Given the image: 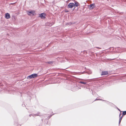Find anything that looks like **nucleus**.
I'll return each instance as SVG.
<instances>
[{
    "instance_id": "nucleus-2",
    "label": "nucleus",
    "mask_w": 126,
    "mask_h": 126,
    "mask_svg": "<svg viewBox=\"0 0 126 126\" xmlns=\"http://www.w3.org/2000/svg\"><path fill=\"white\" fill-rule=\"evenodd\" d=\"M46 15L45 13H42L40 14V17L42 19H44L45 18Z\"/></svg>"
},
{
    "instance_id": "nucleus-14",
    "label": "nucleus",
    "mask_w": 126,
    "mask_h": 126,
    "mask_svg": "<svg viewBox=\"0 0 126 126\" xmlns=\"http://www.w3.org/2000/svg\"><path fill=\"white\" fill-rule=\"evenodd\" d=\"M121 115V114L120 113V114H119V116H120Z\"/></svg>"
},
{
    "instance_id": "nucleus-12",
    "label": "nucleus",
    "mask_w": 126,
    "mask_h": 126,
    "mask_svg": "<svg viewBox=\"0 0 126 126\" xmlns=\"http://www.w3.org/2000/svg\"><path fill=\"white\" fill-rule=\"evenodd\" d=\"M49 64H52V63L53 62H47Z\"/></svg>"
},
{
    "instance_id": "nucleus-7",
    "label": "nucleus",
    "mask_w": 126,
    "mask_h": 126,
    "mask_svg": "<svg viewBox=\"0 0 126 126\" xmlns=\"http://www.w3.org/2000/svg\"><path fill=\"white\" fill-rule=\"evenodd\" d=\"M5 17L7 19H9L10 18V16L8 13H7L5 14Z\"/></svg>"
},
{
    "instance_id": "nucleus-3",
    "label": "nucleus",
    "mask_w": 126,
    "mask_h": 126,
    "mask_svg": "<svg viewBox=\"0 0 126 126\" xmlns=\"http://www.w3.org/2000/svg\"><path fill=\"white\" fill-rule=\"evenodd\" d=\"M27 13L28 15H30L31 14L32 15H35V13L34 11H31L30 12L27 11Z\"/></svg>"
},
{
    "instance_id": "nucleus-6",
    "label": "nucleus",
    "mask_w": 126,
    "mask_h": 126,
    "mask_svg": "<svg viewBox=\"0 0 126 126\" xmlns=\"http://www.w3.org/2000/svg\"><path fill=\"white\" fill-rule=\"evenodd\" d=\"M108 74L107 71H103L102 72L101 75H107Z\"/></svg>"
},
{
    "instance_id": "nucleus-1",
    "label": "nucleus",
    "mask_w": 126,
    "mask_h": 126,
    "mask_svg": "<svg viewBox=\"0 0 126 126\" xmlns=\"http://www.w3.org/2000/svg\"><path fill=\"white\" fill-rule=\"evenodd\" d=\"M38 76V75L37 74L35 73L33 74L28 76L27 77V79H31L32 78H33L36 77Z\"/></svg>"
},
{
    "instance_id": "nucleus-10",
    "label": "nucleus",
    "mask_w": 126,
    "mask_h": 126,
    "mask_svg": "<svg viewBox=\"0 0 126 126\" xmlns=\"http://www.w3.org/2000/svg\"><path fill=\"white\" fill-rule=\"evenodd\" d=\"M123 117V116H122L120 117V118L119 119V123H120Z\"/></svg>"
},
{
    "instance_id": "nucleus-8",
    "label": "nucleus",
    "mask_w": 126,
    "mask_h": 126,
    "mask_svg": "<svg viewBox=\"0 0 126 126\" xmlns=\"http://www.w3.org/2000/svg\"><path fill=\"white\" fill-rule=\"evenodd\" d=\"M74 4L77 7L79 6V3L76 1L75 2Z\"/></svg>"
},
{
    "instance_id": "nucleus-11",
    "label": "nucleus",
    "mask_w": 126,
    "mask_h": 126,
    "mask_svg": "<svg viewBox=\"0 0 126 126\" xmlns=\"http://www.w3.org/2000/svg\"><path fill=\"white\" fill-rule=\"evenodd\" d=\"M79 83H80L83 84H85L86 83V82H83L82 81H80Z\"/></svg>"
},
{
    "instance_id": "nucleus-9",
    "label": "nucleus",
    "mask_w": 126,
    "mask_h": 126,
    "mask_svg": "<svg viewBox=\"0 0 126 126\" xmlns=\"http://www.w3.org/2000/svg\"><path fill=\"white\" fill-rule=\"evenodd\" d=\"M126 114V111H123L122 116L123 117Z\"/></svg>"
},
{
    "instance_id": "nucleus-4",
    "label": "nucleus",
    "mask_w": 126,
    "mask_h": 126,
    "mask_svg": "<svg viewBox=\"0 0 126 126\" xmlns=\"http://www.w3.org/2000/svg\"><path fill=\"white\" fill-rule=\"evenodd\" d=\"M75 6V4L73 3H70L68 5V8H72Z\"/></svg>"
},
{
    "instance_id": "nucleus-5",
    "label": "nucleus",
    "mask_w": 126,
    "mask_h": 126,
    "mask_svg": "<svg viewBox=\"0 0 126 126\" xmlns=\"http://www.w3.org/2000/svg\"><path fill=\"white\" fill-rule=\"evenodd\" d=\"M90 6V8L91 9H92L94 8L95 6V4L94 3H93L91 4H90L89 5Z\"/></svg>"
},
{
    "instance_id": "nucleus-13",
    "label": "nucleus",
    "mask_w": 126,
    "mask_h": 126,
    "mask_svg": "<svg viewBox=\"0 0 126 126\" xmlns=\"http://www.w3.org/2000/svg\"><path fill=\"white\" fill-rule=\"evenodd\" d=\"M124 76H122L121 77V79H123V77H124Z\"/></svg>"
}]
</instances>
